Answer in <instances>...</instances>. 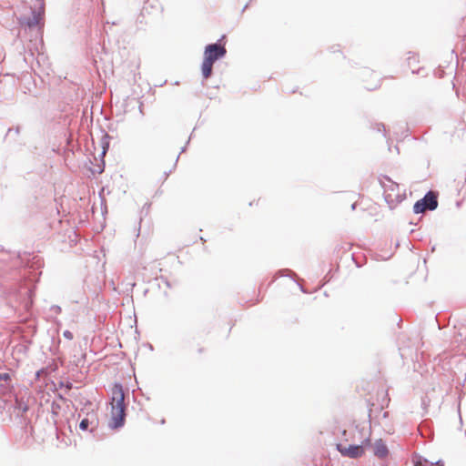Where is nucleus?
I'll return each instance as SVG.
<instances>
[{"label": "nucleus", "instance_id": "20", "mask_svg": "<svg viewBox=\"0 0 466 466\" xmlns=\"http://www.w3.org/2000/svg\"><path fill=\"white\" fill-rule=\"evenodd\" d=\"M105 168V161L102 160V165L98 166V169L93 170V173H98L101 174L104 171Z\"/></svg>", "mask_w": 466, "mask_h": 466}, {"label": "nucleus", "instance_id": "39", "mask_svg": "<svg viewBox=\"0 0 466 466\" xmlns=\"http://www.w3.org/2000/svg\"><path fill=\"white\" fill-rule=\"evenodd\" d=\"M98 291H102V287L101 286L98 287Z\"/></svg>", "mask_w": 466, "mask_h": 466}, {"label": "nucleus", "instance_id": "2", "mask_svg": "<svg viewBox=\"0 0 466 466\" xmlns=\"http://www.w3.org/2000/svg\"><path fill=\"white\" fill-rule=\"evenodd\" d=\"M44 10L38 7H31V15L26 16L23 15L18 18V37L23 39H28L30 42L36 40L40 35L42 30V20Z\"/></svg>", "mask_w": 466, "mask_h": 466}, {"label": "nucleus", "instance_id": "33", "mask_svg": "<svg viewBox=\"0 0 466 466\" xmlns=\"http://www.w3.org/2000/svg\"><path fill=\"white\" fill-rule=\"evenodd\" d=\"M59 224H60V228H63V224H64L62 219H60Z\"/></svg>", "mask_w": 466, "mask_h": 466}, {"label": "nucleus", "instance_id": "36", "mask_svg": "<svg viewBox=\"0 0 466 466\" xmlns=\"http://www.w3.org/2000/svg\"><path fill=\"white\" fill-rule=\"evenodd\" d=\"M28 294H29V295H32L33 293H32V292H29ZM29 299H30V300L32 301V297H31V296H29Z\"/></svg>", "mask_w": 466, "mask_h": 466}, {"label": "nucleus", "instance_id": "29", "mask_svg": "<svg viewBox=\"0 0 466 466\" xmlns=\"http://www.w3.org/2000/svg\"><path fill=\"white\" fill-rule=\"evenodd\" d=\"M356 207H357V203H353V204L351 205V209H352V210L356 209Z\"/></svg>", "mask_w": 466, "mask_h": 466}, {"label": "nucleus", "instance_id": "19", "mask_svg": "<svg viewBox=\"0 0 466 466\" xmlns=\"http://www.w3.org/2000/svg\"><path fill=\"white\" fill-rule=\"evenodd\" d=\"M63 336H64L66 339H69V340H71V339L74 338L73 333H72L71 331H69V330H65V331L63 332Z\"/></svg>", "mask_w": 466, "mask_h": 466}, {"label": "nucleus", "instance_id": "34", "mask_svg": "<svg viewBox=\"0 0 466 466\" xmlns=\"http://www.w3.org/2000/svg\"><path fill=\"white\" fill-rule=\"evenodd\" d=\"M27 410V406L25 405L24 408H23V411H26Z\"/></svg>", "mask_w": 466, "mask_h": 466}, {"label": "nucleus", "instance_id": "32", "mask_svg": "<svg viewBox=\"0 0 466 466\" xmlns=\"http://www.w3.org/2000/svg\"><path fill=\"white\" fill-rule=\"evenodd\" d=\"M248 4H246V5H244V7L242 8V12H244V11L248 8Z\"/></svg>", "mask_w": 466, "mask_h": 466}, {"label": "nucleus", "instance_id": "5", "mask_svg": "<svg viewBox=\"0 0 466 466\" xmlns=\"http://www.w3.org/2000/svg\"><path fill=\"white\" fill-rule=\"evenodd\" d=\"M40 274L41 272L32 270L31 268H24L23 272L20 273L19 286L14 291H19V289H25L28 292L35 291Z\"/></svg>", "mask_w": 466, "mask_h": 466}, {"label": "nucleus", "instance_id": "4", "mask_svg": "<svg viewBox=\"0 0 466 466\" xmlns=\"http://www.w3.org/2000/svg\"><path fill=\"white\" fill-rule=\"evenodd\" d=\"M125 393L121 383L116 382L112 388L111 398V421L109 427L111 429H119L124 426L126 421Z\"/></svg>", "mask_w": 466, "mask_h": 466}, {"label": "nucleus", "instance_id": "26", "mask_svg": "<svg viewBox=\"0 0 466 466\" xmlns=\"http://www.w3.org/2000/svg\"><path fill=\"white\" fill-rule=\"evenodd\" d=\"M38 2V5H40V8L43 9L45 6L44 0H36Z\"/></svg>", "mask_w": 466, "mask_h": 466}, {"label": "nucleus", "instance_id": "12", "mask_svg": "<svg viewBox=\"0 0 466 466\" xmlns=\"http://www.w3.org/2000/svg\"><path fill=\"white\" fill-rule=\"evenodd\" d=\"M92 426L93 428H95L96 426V424L95 423L94 420H90L88 418H85L83 419L80 423H79V429L81 431H87L88 430V427L89 426Z\"/></svg>", "mask_w": 466, "mask_h": 466}, {"label": "nucleus", "instance_id": "27", "mask_svg": "<svg viewBox=\"0 0 466 466\" xmlns=\"http://www.w3.org/2000/svg\"><path fill=\"white\" fill-rule=\"evenodd\" d=\"M423 68H419L417 71L412 69V74H420Z\"/></svg>", "mask_w": 466, "mask_h": 466}, {"label": "nucleus", "instance_id": "40", "mask_svg": "<svg viewBox=\"0 0 466 466\" xmlns=\"http://www.w3.org/2000/svg\"><path fill=\"white\" fill-rule=\"evenodd\" d=\"M200 239H201L203 242H205V241H206V239H205L204 238H202V237L200 238Z\"/></svg>", "mask_w": 466, "mask_h": 466}, {"label": "nucleus", "instance_id": "16", "mask_svg": "<svg viewBox=\"0 0 466 466\" xmlns=\"http://www.w3.org/2000/svg\"><path fill=\"white\" fill-rule=\"evenodd\" d=\"M0 380H4L5 383L11 380V375L8 372L0 373Z\"/></svg>", "mask_w": 466, "mask_h": 466}, {"label": "nucleus", "instance_id": "18", "mask_svg": "<svg viewBox=\"0 0 466 466\" xmlns=\"http://www.w3.org/2000/svg\"><path fill=\"white\" fill-rule=\"evenodd\" d=\"M76 231L71 229L69 231V235H68V238H70V242H76Z\"/></svg>", "mask_w": 466, "mask_h": 466}, {"label": "nucleus", "instance_id": "7", "mask_svg": "<svg viewBox=\"0 0 466 466\" xmlns=\"http://www.w3.org/2000/svg\"><path fill=\"white\" fill-rule=\"evenodd\" d=\"M370 440L368 437L362 441V444L360 445L350 444L346 447L342 443H339L337 444V450L344 457H349L350 459H358L364 454V446L370 445Z\"/></svg>", "mask_w": 466, "mask_h": 466}, {"label": "nucleus", "instance_id": "22", "mask_svg": "<svg viewBox=\"0 0 466 466\" xmlns=\"http://www.w3.org/2000/svg\"><path fill=\"white\" fill-rule=\"evenodd\" d=\"M384 178H385L387 181H389V182H390V183H391V187H390V189H391V190H394V187H398V185H397L396 183H394V182L391 180V178H390V177H388V176H384Z\"/></svg>", "mask_w": 466, "mask_h": 466}, {"label": "nucleus", "instance_id": "6", "mask_svg": "<svg viewBox=\"0 0 466 466\" xmlns=\"http://www.w3.org/2000/svg\"><path fill=\"white\" fill-rule=\"evenodd\" d=\"M438 196L430 190L423 198L414 203L413 212L415 214H420L425 210L433 211L438 208Z\"/></svg>", "mask_w": 466, "mask_h": 466}, {"label": "nucleus", "instance_id": "24", "mask_svg": "<svg viewBox=\"0 0 466 466\" xmlns=\"http://www.w3.org/2000/svg\"><path fill=\"white\" fill-rule=\"evenodd\" d=\"M291 281H293V282H295V283L297 284V286L299 287V289H300V291H301V292L308 291L307 289H305L303 288V286L301 285V283H300V282H299V281H297V280H295V279H292Z\"/></svg>", "mask_w": 466, "mask_h": 466}, {"label": "nucleus", "instance_id": "11", "mask_svg": "<svg viewBox=\"0 0 466 466\" xmlns=\"http://www.w3.org/2000/svg\"><path fill=\"white\" fill-rule=\"evenodd\" d=\"M389 454V449L381 439L374 443V455L380 459L386 458Z\"/></svg>", "mask_w": 466, "mask_h": 466}, {"label": "nucleus", "instance_id": "17", "mask_svg": "<svg viewBox=\"0 0 466 466\" xmlns=\"http://www.w3.org/2000/svg\"><path fill=\"white\" fill-rule=\"evenodd\" d=\"M59 385H60V390L65 388L66 392L72 389V384L70 382L64 384V382L62 380H60Z\"/></svg>", "mask_w": 466, "mask_h": 466}, {"label": "nucleus", "instance_id": "35", "mask_svg": "<svg viewBox=\"0 0 466 466\" xmlns=\"http://www.w3.org/2000/svg\"><path fill=\"white\" fill-rule=\"evenodd\" d=\"M431 252H434V251H435V246L431 247Z\"/></svg>", "mask_w": 466, "mask_h": 466}, {"label": "nucleus", "instance_id": "23", "mask_svg": "<svg viewBox=\"0 0 466 466\" xmlns=\"http://www.w3.org/2000/svg\"><path fill=\"white\" fill-rule=\"evenodd\" d=\"M59 399H60V402H63V404H65L67 408H69V401L66 399H65L61 393H60Z\"/></svg>", "mask_w": 466, "mask_h": 466}, {"label": "nucleus", "instance_id": "3", "mask_svg": "<svg viewBox=\"0 0 466 466\" xmlns=\"http://www.w3.org/2000/svg\"><path fill=\"white\" fill-rule=\"evenodd\" d=\"M225 38L226 35H223L217 42L205 46L201 64V75L204 80L212 76L214 64L226 56L227 49L225 43H222Z\"/></svg>", "mask_w": 466, "mask_h": 466}, {"label": "nucleus", "instance_id": "8", "mask_svg": "<svg viewBox=\"0 0 466 466\" xmlns=\"http://www.w3.org/2000/svg\"><path fill=\"white\" fill-rule=\"evenodd\" d=\"M66 144L64 148V155H65V162L67 164V161L69 160L70 154L74 155L75 150H80V147L78 144L75 140V137L73 132H68L65 134Z\"/></svg>", "mask_w": 466, "mask_h": 466}, {"label": "nucleus", "instance_id": "25", "mask_svg": "<svg viewBox=\"0 0 466 466\" xmlns=\"http://www.w3.org/2000/svg\"><path fill=\"white\" fill-rule=\"evenodd\" d=\"M150 208V204H145L144 207L142 208V210H141V213H144L146 212V214L147 213L148 209Z\"/></svg>", "mask_w": 466, "mask_h": 466}, {"label": "nucleus", "instance_id": "38", "mask_svg": "<svg viewBox=\"0 0 466 466\" xmlns=\"http://www.w3.org/2000/svg\"><path fill=\"white\" fill-rule=\"evenodd\" d=\"M356 266H357V268L361 267V266H360V264H359V263H357V262H356Z\"/></svg>", "mask_w": 466, "mask_h": 466}, {"label": "nucleus", "instance_id": "1", "mask_svg": "<svg viewBox=\"0 0 466 466\" xmlns=\"http://www.w3.org/2000/svg\"><path fill=\"white\" fill-rule=\"evenodd\" d=\"M35 378L39 387L40 405L46 410L51 409L52 419L56 429V438L58 439V389L55 382L56 375L55 370L49 371L47 368H43L36 371Z\"/></svg>", "mask_w": 466, "mask_h": 466}, {"label": "nucleus", "instance_id": "30", "mask_svg": "<svg viewBox=\"0 0 466 466\" xmlns=\"http://www.w3.org/2000/svg\"><path fill=\"white\" fill-rule=\"evenodd\" d=\"M178 159H179V155H178V156L177 157V158H176V161H175V164H174V167H176V166H177V163Z\"/></svg>", "mask_w": 466, "mask_h": 466}, {"label": "nucleus", "instance_id": "37", "mask_svg": "<svg viewBox=\"0 0 466 466\" xmlns=\"http://www.w3.org/2000/svg\"><path fill=\"white\" fill-rule=\"evenodd\" d=\"M171 172V170L169 172H166L165 173V176L167 177L169 175V173Z\"/></svg>", "mask_w": 466, "mask_h": 466}, {"label": "nucleus", "instance_id": "14", "mask_svg": "<svg viewBox=\"0 0 466 466\" xmlns=\"http://www.w3.org/2000/svg\"><path fill=\"white\" fill-rule=\"evenodd\" d=\"M407 62L410 66L419 62L418 56L415 53L408 52Z\"/></svg>", "mask_w": 466, "mask_h": 466}, {"label": "nucleus", "instance_id": "15", "mask_svg": "<svg viewBox=\"0 0 466 466\" xmlns=\"http://www.w3.org/2000/svg\"><path fill=\"white\" fill-rule=\"evenodd\" d=\"M371 128L378 132H383V136L386 137V128L382 123H375L371 125Z\"/></svg>", "mask_w": 466, "mask_h": 466}, {"label": "nucleus", "instance_id": "13", "mask_svg": "<svg viewBox=\"0 0 466 466\" xmlns=\"http://www.w3.org/2000/svg\"><path fill=\"white\" fill-rule=\"evenodd\" d=\"M110 139V137L108 134H105L102 140H101V144H102V153H101V156H104L109 149V142L108 140Z\"/></svg>", "mask_w": 466, "mask_h": 466}, {"label": "nucleus", "instance_id": "10", "mask_svg": "<svg viewBox=\"0 0 466 466\" xmlns=\"http://www.w3.org/2000/svg\"><path fill=\"white\" fill-rule=\"evenodd\" d=\"M243 297L238 298V300L242 305L248 307L253 306L262 299L260 293H243Z\"/></svg>", "mask_w": 466, "mask_h": 466}, {"label": "nucleus", "instance_id": "21", "mask_svg": "<svg viewBox=\"0 0 466 466\" xmlns=\"http://www.w3.org/2000/svg\"><path fill=\"white\" fill-rule=\"evenodd\" d=\"M13 131H14L16 135H19V133H20V127H16L15 128H9V129L7 130V134H6V135L8 136V135H9V134H11Z\"/></svg>", "mask_w": 466, "mask_h": 466}, {"label": "nucleus", "instance_id": "28", "mask_svg": "<svg viewBox=\"0 0 466 466\" xmlns=\"http://www.w3.org/2000/svg\"><path fill=\"white\" fill-rule=\"evenodd\" d=\"M186 148H187V145H186V146H184V147L181 148L179 155H180V154H182L183 152H185V151H186Z\"/></svg>", "mask_w": 466, "mask_h": 466}, {"label": "nucleus", "instance_id": "31", "mask_svg": "<svg viewBox=\"0 0 466 466\" xmlns=\"http://www.w3.org/2000/svg\"><path fill=\"white\" fill-rule=\"evenodd\" d=\"M322 285H319L318 288H316L313 291H319V289H321Z\"/></svg>", "mask_w": 466, "mask_h": 466}, {"label": "nucleus", "instance_id": "9", "mask_svg": "<svg viewBox=\"0 0 466 466\" xmlns=\"http://www.w3.org/2000/svg\"><path fill=\"white\" fill-rule=\"evenodd\" d=\"M156 288L168 289H172L173 286L164 277H159V278H155L154 279H152L149 282V287L145 289L144 291L147 292L150 290H154V289H156Z\"/></svg>", "mask_w": 466, "mask_h": 466}]
</instances>
